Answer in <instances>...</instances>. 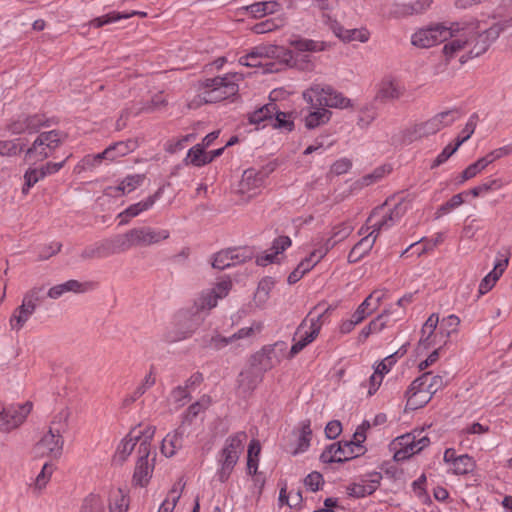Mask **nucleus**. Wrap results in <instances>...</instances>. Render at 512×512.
Instances as JSON below:
<instances>
[{
	"instance_id": "1",
	"label": "nucleus",
	"mask_w": 512,
	"mask_h": 512,
	"mask_svg": "<svg viewBox=\"0 0 512 512\" xmlns=\"http://www.w3.org/2000/svg\"><path fill=\"white\" fill-rule=\"evenodd\" d=\"M347 235L348 231L345 227L337 226L333 228L330 236H319L313 239L308 255L289 274L288 283H297L327 255L338 241L343 240Z\"/></svg>"
},
{
	"instance_id": "2",
	"label": "nucleus",
	"mask_w": 512,
	"mask_h": 512,
	"mask_svg": "<svg viewBox=\"0 0 512 512\" xmlns=\"http://www.w3.org/2000/svg\"><path fill=\"white\" fill-rule=\"evenodd\" d=\"M459 325L460 318L454 314L444 317L441 321L437 314H431L422 327L418 349L443 347L449 337L457 333Z\"/></svg>"
},
{
	"instance_id": "3",
	"label": "nucleus",
	"mask_w": 512,
	"mask_h": 512,
	"mask_svg": "<svg viewBox=\"0 0 512 512\" xmlns=\"http://www.w3.org/2000/svg\"><path fill=\"white\" fill-rule=\"evenodd\" d=\"M370 427L363 422L357 427L350 441H339L325 448L320 455L323 463L344 462L363 455L366 451L363 442L366 440V431Z\"/></svg>"
},
{
	"instance_id": "4",
	"label": "nucleus",
	"mask_w": 512,
	"mask_h": 512,
	"mask_svg": "<svg viewBox=\"0 0 512 512\" xmlns=\"http://www.w3.org/2000/svg\"><path fill=\"white\" fill-rule=\"evenodd\" d=\"M407 209L408 205L405 202H399L394 206L385 202L372 211L366 224L360 228L359 234H365L369 231V233L378 237L381 232L387 231L396 225L407 212Z\"/></svg>"
},
{
	"instance_id": "5",
	"label": "nucleus",
	"mask_w": 512,
	"mask_h": 512,
	"mask_svg": "<svg viewBox=\"0 0 512 512\" xmlns=\"http://www.w3.org/2000/svg\"><path fill=\"white\" fill-rule=\"evenodd\" d=\"M273 162L259 168L251 167L246 169L233 192L239 204H246L258 196L265 186L268 175L273 172Z\"/></svg>"
},
{
	"instance_id": "6",
	"label": "nucleus",
	"mask_w": 512,
	"mask_h": 512,
	"mask_svg": "<svg viewBox=\"0 0 512 512\" xmlns=\"http://www.w3.org/2000/svg\"><path fill=\"white\" fill-rule=\"evenodd\" d=\"M246 441L247 434L242 431L226 438L217 455L216 477L221 483L226 482L232 474L240 455L243 453Z\"/></svg>"
},
{
	"instance_id": "7",
	"label": "nucleus",
	"mask_w": 512,
	"mask_h": 512,
	"mask_svg": "<svg viewBox=\"0 0 512 512\" xmlns=\"http://www.w3.org/2000/svg\"><path fill=\"white\" fill-rule=\"evenodd\" d=\"M460 23L464 27H469V29H460V32H463L467 45L471 47L468 54L462 55L460 58V62L464 64L469 59L483 55L489 49L491 44L497 39V30L496 28H488L479 31V21L477 20Z\"/></svg>"
},
{
	"instance_id": "8",
	"label": "nucleus",
	"mask_w": 512,
	"mask_h": 512,
	"mask_svg": "<svg viewBox=\"0 0 512 512\" xmlns=\"http://www.w3.org/2000/svg\"><path fill=\"white\" fill-rule=\"evenodd\" d=\"M457 109L440 112L427 121L416 123L402 132V139L406 143H412L424 137L436 134L444 127L450 126L456 120Z\"/></svg>"
},
{
	"instance_id": "9",
	"label": "nucleus",
	"mask_w": 512,
	"mask_h": 512,
	"mask_svg": "<svg viewBox=\"0 0 512 512\" xmlns=\"http://www.w3.org/2000/svg\"><path fill=\"white\" fill-rule=\"evenodd\" d=\"M460 29H469V27H464L460 22H454L450 27L436 24L419 29L412 35L411 42L419 48H430L455 37L457 33H460Z\"/></svg>"
},
{
	"instance_id": "10",
	"label": "nucleus",
	"mask_w": 512,
	"mask_h": 512,
	"mask_svg": "<svg viewBox=\"0 0 512 512\" xmlns=\"http://www.w3.org/2000/svg\"><path fill=\"white\" fill-rule=\"evenodd\" d=\"M303 97L312 105L340 109L352 106L349 98H346L330 85H313L303 93Z\"/></svg>"
},
{
	"instance_id": "11",
	"label": "nucleus",
	"mask_w": 512,
	"mask_h": 512,
	"mask_svg": "<svg viewBox=\"0 0 512 512\" xmlns=\"http://www.w3.org/2000/svg\"><path fill=\"white\" fill-rule=\"evenodd\" d=\"M236 74L224 77L208 78L203 82L205 90L202 98L205 103H216L234 96L238 92V84L235 82Z\"/></svg>"
},
{
	"instance_id": "12",
	"label": "nucleus",
	"mask_w": 512,
	"mask_h": 512,
	"mask_svg": "<svg viewBox=\"0 0 512 512\" xmlns=\"http://www.w3.org/2000/svg\"><path fill=\"white\" fill-rule=\"evenodd\" d=\"M229 277L219 278L212 287L202 290L194 299V308L197 312H206L215 308L218 300L225 298L232 289Z\"/></svg>"
},
{
	"instance_id": "13",
	"label": "nucleus",
	"mask_w": 512,
	"mask_h": 512,
	"mask_svg": "<svg viewBox=\"0 0 512 512\" xmlns=\"http://www.w3.org/2000/svg\"><path fill=\"white\" fill-rule=\"evenodd\" d=\"M429 443V438L423 435L422 431L399 436L391 444V448L394 451V459L396 461L406 460L422 451Z\"/></svg>"
},
{
	"instance_id": "14",
	"label": "nucleus",
	"mask_w": 512,
	"mask_h": 512,
	"mask_svg": "<svg viewBox=\"0 0 512 512\" xmlns=\"http://www.w3.org/2000/svg\"><path fill=\"white\" fill-rule=\"evenodd\" d=\"M155 434V428H148L144 442L139 446L137 453L138 459L133 475L134 482L144 487L148 484L152 475L153 464L150 463L149 455L151 452V441Z\"/></svg>"
},
{
	"instance_id": "15",
	"label": "nucleus",
	"mask_w": 512,
	"mask_h": 512,
	"mask_svg": "<svg viewBox=\"0 0 512 512\" xmlns=\"http://www.w3.org/2000/svg\"><path fill=\"white\" fill-rule=\"evenodd\" d=\"M287 358V343L278 341L271 345L263 346L253 355V365L262 371H269Z\"/></svg>"
},
{
	"instance_id": "16",
	"label": "nucleus",
	"mask_w": 512,
	"mask_h": 512,
	"mask_svg": "<svg viewBox=\"0 0 512 512\" xmlns=\"http://www.w3.org/2000/svg\"><path fill=\"white\" fill-rule=\"evenodd\" d=\"M135 246L134 237L132 236V229L125 234L117 235L114 238L105 241L97 246L95 249L85 250L83 257L104 258L112 254L126 252Z\"/></svg>"
},
{
	"instance_id": "17",
	"label": "nucleus",
	"mask_w": 512,
	"mask_h": 512,
	"mask_svg": "<svg viewBox=\"0 0 512 512\" xmlns=\"http://www.w3.org/2000/svg\"><path fill=\"white\" fill-rule=\"evenodd\" d=\"M40 303V289L33 288L29 290L23 297L22 304L17 307L10 319L9 325L11 330L19 331L21 330L26 322L30 319V317L35 312L37 306Z\"/></svg>"
},
{
	"instance_id": "18",
	"label": "nucleus",
	"mask_w": 512,
	"mask_h": 512,
	"mask_svg": "<svg viewBox=\"0 0 512 512\" xmlns=\"http://www.w3.org/2000/svg\"><path fill=\"white\" fill-rule=\"evenodd\" d=\"M148 428H155L151 425H139L129 431V433L119 442L113 455V462L116 464L124 463L131 455L135 446L138 447L144 442Z\"/></svg>"
},
{
	"instance_id": "19",
	"label": "nucleus",
	"mask_w": 512,
	"mask_h": 512,
	"mask_svg": "<svg viewBox=\"0 0 512 512\" xmlns=\"http://www.w3.org/2000/svg\"><path fill=\"white\" fill-rule=\"evenodd\" d=\"M64 438L60 434L47 431L33 447L36 458L59 459L63 453Z\"/></svg>"
},
{
	"instance_id": "20",
	"label": "nucleus",
	"mask_w": 512,
	"mask_h": 512,
	"mask_svg": "<svg viewBox=\"0 0 512 512\" xmlns=\"http://www.w3.org/2000/svg\"><path fill=\"white\" fill-rule=\"evenodd\" d=\"M32 410V403L11 404L0 411V431L9 432L20 426Z\"/></svg>"
},
{
	"instance_id": "21",
	"label": "nucleus",
	"mask_w": 512,
	"mask_h": 512,
	"mask_svg": "<svg viewBox=\"0 0 512 512\" xmlns=\"http://www.w3.org/2000/svg\"><path fill=\"white\" fill-rule=\"evenodd\" d=\"M381 480L382 474L380 472L366 473L347 486V494L354 498L369 496L379 488Z\"/></svg>"
},
{
	"instance_id": "22",
	"label": "nucleus",
	"mask_w": 512,
	"mask_h": 512,
	"mask_svg": "<svg viewBox=\"0 0 512 512\" xmlns=\"http://www.w3.org/2000/svg\"><path fill=\"white\" fill-rule=\"evenodd\" d=\"M48 126L49 119L44 114L20 115L7 125V130L12 134H34Z\"/></svg>"
},
{
	"instance_id": "23",
	"label": "nucleus",
	"mask_w": 512,
	"mask_h": 512,
	"mask_svg": "<svg viewBox=\"0 0 512 512\" xmlns=\"http://www.w3.org/2000/svg\"><path fill=\"white\" fill-rule=\"evenodd\" d=\"M60 133L57 130H51L41 133L33 142L32 147L26 150L27 157L41 156L44 160L52 155V152L59 146Z\"/></svg>"
},
{
	"instance_id": "24",
	"label": "nucleus",
	"mask_w": 512,
	"mask_h": 512,
	"mask_svg": "<svg viewBox=\"0 0 512 512\" xmlns=\"http://www.w3.org/2000/svg\"><path fill=\"white\" fill-rule=\"evenodd\" d=\"M62 168V162L46 163L39 166L30 167L24 175L25 184L22 193L27 195L30 188L47 175L58 172Z\"/></svg>"
},
{
	"instance_id": "25",
	"label": "nucleus",
	"mask_w": 512,
	"mask_h": 512,
	"mask_svg": "<svg viewBox=\"0 0 512 512\" xmlns=\"http://www.w3.org/2000/svg\"><path fill=\"white\" fill-rule=\"evenodd\" d=\"M388 291L376 289L358 306L353 313L356 322H362L366 317L376 311L387 298Z\"/></svg>"
},
{
	"instance_id": "26",
	"label": "nucleus",
	"mask_w": 512,
	"mask_h": 512,
	"mask_svg": "<svg viewBox=\"0 0 512 512\" xmlns=\"http://www.w3.org/2000/svg\"><path fill=\"white\" fill-rule=\"evenodd\" d=\"M169 231L166 229H153L151 227H139L132 229L135 246H149L160 243L169 238Z\"/></svg>"
},
{
	"instance_id": "27",
	"label": "nucleus",
	"mask_w": 512,
	"mask_h": 512,
	"mask_svg": "<svg viewBox=\"0 0 512 512\" xmlns=\"http://www.w3.org/2000/svg\"><path fill=\"white\" fill-rule=\"evenodd\" d=\"M280 54V47L275 45L254 47L246 55L239 58V63L247 67H260L263 65L262 59L276 57Z\"/></svg>"
},
{
	"instance_id": "28",
	"label": "nucleus",
	"mask_w": 512,
	"mask_h": 512,
	"mask_svg": "<svg viewBox=\"0 0 512 512\" xmlns=\"http://www.w3.org/2000/svg\"><path fill=\"white\" fill-rule=\"evenodd\" d=\"M406 398V407L416 410L425 406L431 400L432 395L418 379H415L406 391Z\"/></svg>"
},
{
	"instance_id": "29",
	"label": "nucleus",
	"mask_w": 512,
	"mask_h": 512,
	"mask_svg": "<svg viewBox=\"0 0 512 512\" xmlns=\"http://www.w3.org/2000/svg\"><path fill=\"white\" fill-rule=\"evenodd\" d=\"M277 58L281 59L287 66L301 71H312L315 67L309 55L294 54L291 50L284 47H280V54H277Z\"/></svg>"
},
{
	"instance_id": "30",
	"label": "nucleus",
	"mask_w": 512,
	"mask_h": 512,
	"mask_svg": "<svg viewBox=\"0 0 512 512\" xmlns=\"http://www.w3.org/2000/svg\"><path fill=\"white\" fill-rule=\"evenodd\" d=\"M509 258L507 255H499L494 264V268L489 272L479 284V293L484 295L488 293L502 276L508 267Z\"/></svg>"
},
{
	"instance_id": "31",
	"label": "nucleus",
	"mask_w": 512,
	"mask_h": 512,
	"mask_svg": "<svg viewBox=\"0 0 512 512\" xmlns=\"http://www.w3.org/2000/svg\"><path fill=\"white\" fill-rule=\"evenodd\" d=\"M160 196L161 189H159L154 195H151L138 203L130 205L128 208H126L124 211L118 214V218L120 219L119 224H127L131 218H134L139 214L152 208L157 199L160 198Z\"/></svg>"
},
{
	"instance_id": "32",
	"label": "nucleus",
	"mask_w": 512,
	"mask_h": 512,
	"mask_svg": "<svg viewBox=\"0 0 512 512\" xmlns=\"http://www.w3.org/2000/svg\"><path fill=\"white\" fill-rule=\"evenodd\" d=\"M145 180V175L136 174L125 177L118 186L105 189V195L116 197L118 195L129 194L140 187Z\"/></svg>"
},
{
	"instance_id": "33",
	"label": "nucleus",
	"mask_w": 512,
	"mask_h": 512,
	"mask_svg": "<svg viewBox=\"0 0 512 512\" xmlns=\"http://www.w3.org/2000/svg\"><path fill=\"white\" fill-rule=\"evenodd\" d=\"M474 130L475 124L472 120H469L454 142L449 143L434 160H448L458 150V148L471 137Z\"/></svg>"
},
{
	"instance_id": "34",
	"label": "nucleus",
	"mask_w": 512,
	"mask_h": 512,
	"mask_svg": "<svg viewBox=\"0 0 512 512\" xmlns=\"http://www.w3.org/2000/svg\"><path fill=\"white\" fill-rule=\"evenodd\" d=\"M135 147V142H117L110 145L105 150L94 155L93 160H116L127 155Z\"/></svg>"
},
{
	"instance_id": "35",
	"label": "nucleus",
	"mask_w": 512,
	"mask_h": 512,
	"mask_svg": "<svg viewBox=\"0 0 512 512\" xmlns=\"http://www.w3.org/2000/svg\"><path fill=\"white\" fill-rule=\"evenodd\" d=\"M359 235L362 236V238L354 245L348 255V260L351 263L361 260L372 249L377 239V235H373L372 233H369V231L365 234Z\"/></svg>"
},
{
	"instance_id": "36",
	"label": "nucleus",
	"mask_w": 512,
	"mask_h": 512,
	"mask_svg": "<svg viewBox=\"0 0 512 512\" xmlns=\"http://www.w3.org/2000/svg\"><path fill=\"white\" fill-rule=\"evenodd\" d=\"M288 42L298 52H320L328 48V45L323 41L306 39L297 35H293Z\"/></svg>"
},
{
	"instance_id": "37",
	"label": "nucleus",
	"mask_w": 512,
	"mask_h": 512,
	"mask_svg": "<svg viewBox=\"0 0 512 512\" xmlns=\"http://www.w3.org/2000/svg\"><path fill=\"white\" fill-rule=\"evenodd\" d=\"M312 438L311 423L309 420H304L299 424L297 428V441L296 447L292 451L293 455L304 453L310 447Z\"/></svg>"
},
{
	"instance_id": "38",
	"label": "nucleus",
	"mask_w": 512,
	"mask_h": 512,
	"mask_svg": "<svg viewBox=\"0 0 512 512\" xmlns=\"http://www.w3.org/2000/svg\"><path fill=\"white\" fill-rule=\"evenodd\" d=\"M275 284L276 281L272 277H264L259 281L253 299L257 307L262 308L267 304Z\"/></svg>"
},
{
	"instance_id": "39",
	"label": "nucleus",
	"mask_w": 512,
	"mask_h": 512,
	"mask_svg": "<svg viewBox=\"0 0 512 512\" xmlns=\"http://www.w3.org/2000/svg\"><path fill=\"white\" fill-rule=\"evenodd\" d=\"M183 445V432L179 429L168 433L162 440L161 452L166 457H172Z\"/></svg>"
},
{
	"instance_id": "40",
	"label": "nucleus",
	"mask_w": 512,
	"mask_h": 512,
	"mask_svg": "<svg viewBox=\"0 0 512 512\" xmlns=\"http://www.w3.org/2000/svg\"><path fill=\"white\" fill-rule=\"evenodd\" d=\"M433 0H414L408 3L398 4L395 9V13L400 16H411L415 14H421L427 11Z\"/></svg>"
},
{
	"instance_id": "41",
	"label": "nucleus",
	"mask_w": 512,
	"mask_h": 512,
	"mask_svg": "<svg viewBox=\"0 0 512 512\" xmlns=\"http://www.w3.org/2000/svg\"><path fill=\"white\" fill-rule=\"evenodd\" d=\"M244 9L254 18H262L268 14H273L281 9V4L277 1L255 2L244 7Z\"/></svg>"
},
{
	"instance_id": "42",
	"label": "nucleus",
	"mask_w": 512,
	"mask_h": 512,
	"mask_svg": "<svg viewBox=\"0 0 512 512\" xmlns=\"http://www.w3.org/2000/svg\"><path fill=\"white\" fill-rule=\"evenodd\" d=\"M184 487L185 482L183 481V478H179L177 481H175L169 490L166 499L161 504L158 512H173L177 501L181 497Z\"/></svg>"
},
{
	"instance_id": "43",
	"label": "nucleus",
	"mask_w": 512,
	"mask_h": 512,
	"mask_svg": "<svg viewBox=\"0 0 512 512\" xmlns=\"http://www.w3.org/2000/svg\"><path fill=\"white\" fill-rule=\"evenodd\" d=\"M184 487L185 482L183 481V478H179L177 481H175L169 490L166 499L161 504L158 512H173L177 501L181 497Z\"/></svg>"
},
{
	"instance_id": "44",
	"label": "nucleus",
	"mask_w": 512,
	"mask_h": 512,
	"mask_svg": "<svg viewBox=\"0 0 512 512\" xmlns=\"http://www.w3.org/2000/svg\"><path fill=\"white\" fill-rule=\"evenodd\" d=\"M133 15H139L141 17H144L146 16V13L140 11H133L132 13H121L117 11H112L108 14L92 19L89 22V25L94 28H100L104 25L115 23L121 19H128Z\"/></svg>"
},
{
	"instance_id": "45",
	"label": "nucleus",
	"mask_w": 512,
	"mask_h": 512,
	"mask_svg": "<svg viewBox=\"0 0 512 512\" xmlns=\"http://www.w3.org/2000/svg\"><path fill=\"white\" fill-rule=\"evenodd\" d=\"M239 254L237 249H227L216 253L213 257V268L223 270L234 266L239 262Z\"/></svg>"
},
{
	"instance_id": "46",
	"label": "nucleus",
	"mask_w": 512,
	"mask_h": 512,
	"mask_svg": "<svg viewBox=\"0 0 512 512\" xmlns=\"http://www.w3.org/2000/svg\"><path fill=\"white\" fill-rule=\"evenodd\" d=\"M106 500L108 512H126L128 509V498L121 489L112 490Z\"/></svg>"
},
{
	"instance_id": "47",
	"label": "nucleus",
	"mask_w": 512,
	"mask_h": 512,
	"mask_svg": "<svg viewBox=\"0 0 512 512\" xmlns=\"http://www.w3.org/2000/svg\"><path fill=\"white\" fill-rule=\"evenodd\" d=\"M71 411L68 407L61 408L58 412H56L50 422L49 432L60 434L63 436V433L68 428V420L70 418Z\"/></svg>"
},
{
	"instance_id": "48",
	"label": "nucleus",
	"mask_w": 512,
	"mask_h": 512,
	"mask_svg": "<svg viewBox=\"0 0 512 512\" xmlns=\"http://www.w3.org/2000/svg\"><path fill=\"white\" fill-rule=\"evenodd\" d=\"M81 512H108L106 496L89 494L82 503Z\"/></svg>"
},
{
	"instance_id": "49",
	"label": "nucleus",
	"mask_w": 512,
	"mask_h": 512,
	"mask_svg": "<svg viewBox=\"0 0 512 512\" xmlns=\"http://www.w3.org/2000/svg\"><path fill=\"white\" fill-rule=\"evenodd\" d=\"M335 34L343 42L359 41L364 43L368 41L370 36L366 29H345L343 27L335 29Z\"/></svg>"
},
{
	"instance_id": "50",
	"label": "nucleus",
	"mask_w": 512,
	"mask_h": 512,
	"mask_svg": "<svg viewBox=\"0 0 512 512\" xmlns=\"http://www.w3.org/2000/svg\"><path fill=\"white\" fill-rule=\"evenodd\" d=\"M331 116V111L322 106L320 108H317L315 111L310 112L305 117V126L308 129H314L322 124L327 123L330 120Z\"/></svg>"
},
{
	"instance_id": "51",
	"label": "nucleus",
	"mask_w": 512,
	"mask_h": 512,
	"mask_svg": "<svg viewBox=\"0 0 512 512\" xmlns=\"http://www.w3.org/2000/svg\"><path fill=\"white\" fill-rule=\"evenodd\" d=\"M475 467V461L467 454L459 455L457 460L448 468L456 475H464L472 472Z\"/></svg>"
},
{
	"instance_id": "52",
	"label": "nucleus",
	"mask_w": 512,
	"mask_h": 512,
	"mask_svg": "<svg viewBox=\"0 0 512 512\" xmlns=\"http://www.w3.org/2000/svg\"><path fill=\"white\" fill-rule=\"evenodd\" d=\"M427 391L431 392L433 396L439 389L444 386L443 377L440 375H433L430 372L423 373L417 378Z\"/></svg>"
},
{
	"instance_id": "53",
	"label": "nucleus",
	"mask_w": 512,
	"mask_h": 512,
	"mask_svg": "<svg viewBox=\"0 0 512 512\" xmlns=\"http://www.w3.org/2000/svg\"><path fill=\"white\" fill-rule=\"evenodd\" d=\"M292 245V241L288 236H279L273 241L271 250L265 257L266 261L273 263L277 260V255L284 252Z\"/></svg>"
},
{
	"instance_id": "54",
	"label": "nucleus",
	"mask_w": 512,
	"mask_h": 512,
	"mask_svg": "<svg viewBox=\"0 0 512 512\" xmlns=\"http://www.w3.org/2000/svg\"><path fill=\"white\" fill-rule=\"evenodd\" d=\"M260 450V443L257 440H252L248 447L247 456V470L249 474H256L257 472Z\"/></svg>"
},
{
	"instance_id": "55",
	"label": "nucleus",
	"mask_w": 512,
	"mask_h": 512,
	"mask_svg": "<svg viewBox=\"0 0 512 512\" xmlns=\"http://www.w3.org/2000/svg\"><path fill=\"white\" fill-rule=\"evenodd\" d=\"M53 472L54 465L50 462H46L43 465L40 473L36 476L33 488L39 492L45 489L51 479Z\"/></svg>"
},
{
	"instance_id": "56",
	"label": "nucleus",
	"mask_w": 512,
	"mask_h": 512,
	"mask_svg": "<svg viewBox=\"0 0 512 512\" xmlns=\"http://www.w3.org/2000/svg\"><path fill=\"white\" fill-rule=\"evenodd\" d=\"M263 329L262 322L253 321L250 326L243 327L239 329L236 333L232 335L233 342L242 339H253L258 335Z\"/></svg>"
},
{
	"instance_id": "57",
	"label": "nucleus",
	"mask_w": 512,
	"mask_h": 512,
	"mask_svg": "<svg viewBox=\"0 0 512 512\" xmlns=\"http://www.w3.org/2000/svg\"><path fill=\"white\" fill-rule=\"evenodd\" d=\"M465 46H467V40L465 36H463V32L460 37L452 39L448 43H446L443 47V54L446 57V60L449 61L451 58L455 56L457 52L462 50Z\"/></svg>"
},
{
	"instance_id": "58",
	"label": "nucleus",
	"mask_w": 512,
	"mask_h": 512,
	"mask_svg": "<svg viewBox=\"0 0 512 512\" xmlns=\"http://www.w3.org/2000/svg\"><path fill=\"white\" fill-rule=\"evenodd\" d=\"M391 171L392 167L389 164H382L375 168L372 173L363 176L361 183L365 186L374 184L388 175Z\"/></svg>"
},
{
	"instance_id": "59",
	"label": "nucleus",
	"mask_w": 512,
	"mask_h": 512,
	"mask_svg": "<svg viewBox=\"0 0 512 512\" xmlns=\"http://www.w3.org/2000/svg\"><path fill=\"white\" fill-rule=\"evenodd\" d=\"M399 97V92L397 87L394 85L392 81H383L379 88L376 98L381 101H386L389 99H395Z\"/></svg>"
},
{
	"instance_id": "60",
	"label": "nucleus",
	"mask_w": 512,
	"mask_h": 512,
	"mask_svg": "<svg viewBox=\"0 0 512 512\" xmlns=\"http://www.w3.org/2000/svg\"><path fill=\"white\" fill-rule=\"evenodd\" d=\"M282 26L281 19H267L265 21L256 23L252 27V31L256 34H265L279 29Z\"/></svg>"
},
{
	"instance_id": "61",
	"label": "nucleus",
	"mask_w": 512,
	"mask_h": 512,
	"mask_svg": "<svg viewBox=\"0 0 512 512\" xmlns=\"http://www.w3.org/2000/svg\"><path fill=\"white\" fill-rule=\"evenodd\" d=\"M468 194L469 193L467 191V192H463V193L454 195L449 201H447L446 203H444L443 205H441L439 207V209L437 210V217L447 214L450 211H452L453 209L462 205L464 203V195H468Z\"/></svg>"
},
{
	"instance_id": "62",
	"label": "nucleus",
	"mask_w": 512,
	"mask_h": 512,
	"mask_svg": "<svg viewBox=\"0 0 512 512\" xmlns=\"http://www.w3.org/2000/svg\"><path fill=\"white\" fill-rule=\"evenodd\" d=\"M403 355L402 354H399V352H395L387 357H385L383 360H381L375 367L374 369L379 372L380 374H382L383 376H385L386 374H388L392 368L394 367V365L397 363L398 359Z\"/></svg>"
},
{
	"instance_id": "63",
	"label": "nucleus",
	"mask_w": 512,
	"mask_h": 512,
	"mask_svg": "<svg viewBox=\"0 0 512 512\" xmlns=\"http://www.w3.org/2000/svg\"><path fill=\"white\" fill-rule=\"evenodd\" d=\"M23 147L24 145L16 143L13 140L0 141V156H17L23 150Z\"/></svg>"
},
{
	"instance_id": "64",
	"label": "nucleus",
	"mask_w": 512,
	"mask_h": 512,
	"mask_svg": "<svg viewBox=\"0 0 512 512\" xmlns=\"http://www.w3.org/2000/svg\"><path fill=\"white\" fill-rule=\"evenodd\" d=\"M486 167L485 162H473L469 165L460 175L459 184L464 183L465 181L474 178L476 175L481 173Z\"/></svg>"
}]
</instances>
